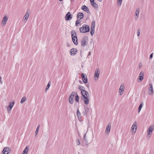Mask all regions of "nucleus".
I'll return each instance as SVG.
<instances>
[{"label": "nucleus", "instance_id": "1", "mask_svg": "<svg viewBox=\"0 0 154 154\" xmlns=\"http://www.w3.org/2000/svg\"><path fill=\"white\" fill-rule=\"evenodd\" d=\"M89 31V26L86 24H84L82 27L80 28V31L82 33H86L88 32Z\"/></svg>", "mask_w": 154, "mask_h": 154}, {"label": "nucleus", "instance_id": "2", "mask_svg": "<svg viewBox=\"0 0 154 154\" xmlns=\"http://www.w3.org/2000/svg\"><path fill=\"white\" fill-rule=\"evenodd\" d=\"M71 34L72 40L74 43L75 45H77V38L75 32L74 30L72 31L71 32Z\"/></svg>", "mask_w": 154, "mask_h": 154}, {"label": "nucleus", "instance_id": "3", "mask_svg": "<svg viewBox=\"0 0 154 154\" xmlns=\"http://www.w3.org/2000/svg\"><path fill=\"white\" fill-rule=\"evenodd\" d=\"M154 130V126L151 125L147 131V136L149 138H150L152 134V132Z\"/></svg>", "mask_w": 154, "mask_h": 154}, {"label": "nucleus", "instance_id": "4", "mask_svg": "<svg viewBox=\"0 0 154 154\" xmlns=\"http://www.w3.org/2000/svg\"><path fill=\"white\" fill-rule=\"evenodd\" d=\"M137 128V124L136 122H134L131 128V132L132 135L136 133Z\"/></svg>", "mask_w": 154, "mask_h": 154}, {"label": "nucleus", "instance_id": "5", "mask_svg": "<svg viewBox=\"0 0 154 154\" xmlns=\"http://www.w3.org/2000/svg\"><path fill=\"white\" fill-rule=\"evenodd\" d=\"M149 87L148 88V93L149 95L152 96L153 94L154 90L152 84V83L149 84Z\"/></svg>", "mask_w": 154, "mask_h": 154}, {"label": "nucleus", "instance_id": "6", "mask_svg": "<svg viewBox=\"0 0 154 154\" xmlns=\"http://www.w3.org/2000/svg\"><path fill=\"white\" fill-rule=\"evenodd\" d=\"M76 94V93L73 92L71 94L69 99V103L71 104H72L74 103L73 98L75 95Z\"/></svg>", "mask_w": 154, "mask_h": 154}, {"label": "nucleus", "instance_id": "7", "mask_svg": "<svg viewBox=\"0 0 154 154\" xmlns=\"http://www.w3.org/2000/svg\"><path fill=\"white\" fill-rule=\"evenodd\" d=\"M100 74V70L99 69H97L95 71V74L94 76V79L95 81L98 80Z\"/></svg>", "mask_w": 154, "mask_h": 154}, {"label": "nucleus", "instance_id": "8", "mask_svg": "<svg viewBox=\"0 0 154 154\" xmlns=\"http://www.w3.org/2000/svg\"><path fill=\"white\" fill-rule=\"evenodd\" d=\"M15 102L14 101L13 102H10L9 103V105L7 108V110L8 112H11L12 108L13 107L15 104Z\"/></svg>", "mask_w": 154, "mask_h": 154}, {"label": "nucleus", "instance_id": "9", "mask_svg": "<svg viewBox=\"0 0 154 154\" xmlns=\"http://www.w3.org/2000/svg\"><path fill=\"white\" fill-rule=\"evenodd\" d=\"M125 89V86L124 84H122L119 90L118 93L119 95H122L123 94Z\"/></svg>", "mask_w": 154, "mask_h": 154}, {"label": "nucleus", "instance_id": "10", "mask_svg": "<svg viewBox=\"0 0 154 154\" xmlns=\"http://www.w3.org/2000/svg\"><path fill=\"white\" fill-rule=\"evenodd\" d=\"M140 13V9L139 8H137L135 12V14L134 15V18L135 20H137L139 17Z\"/></svg>", "mask_w": 154, "mask_h": 154}, {"label": "nucleus", "instance_id": "11", "mask_svg": "<svg viewBox=\"0 0 154 154\" xmlns=\"http://www.w3.org/2000/svg\"><path fill=\"white\" fill-rule=\"evenodd\" d=\"M11 150L9 148L6 147L3 149L2 153H3V154H8L11 153Z\"/></svg>", "mask_w": 154, "mask_h": 154}, {"label": "nucleus", "instance_id": "12", "mask_svg": "<svg viewBox=\"0 0 154 154\" xmlns=\"http://www.w3.org/2000/svg\"><path fill=\"white\" fill-rule=\"evenodd\" d=\"M88 40V39L87 37H83L81 40V43L82 45L84 46L86 45Z\"/></svg>", "mask_w": 154, "mask_h": 154}, {"label": "nucleus", "instance_id": "13", "mask_svg": "<svg viewBox=\"0 0 154 154\" xmlns=\"http://www.w3.org/2000/svg\"><path fill=\"white\" fill-rule=\"evenodd\" d=\"M111 128V124L110 123L108 124L106 127L105 130V132L106 135H108L109 133Z\"/></svg>", "mask_w": 154, "mask_h": 154}, {"label": "nucleus", "instance_id": "14", "mask_svg": "<svg viewBox=\"0 0 154 154\" xmlns=\"http://www.w3.org/2000/svg\"><path fill=\"white\" fill-rule=\"evenodd\" d=\"M81 94L83 97H89V94L87 91H86L85 90H82Z\"/></svg>", "mask_w": 154, "mask_h": 154}, {"label": "nucleus", "instance_id": "15", "mask_svg": "<svg viewBox=\"0 0 154 154\" xmlns=\"http://www.w3.org/2000/svg\"><path fill=\"white\" fill-rule=\"evenodd\" d=\"M8 20V17L6 16H5L3 18L2 21V26H4L7 23Z\"/></svg>", "mask_w": 154, "mask_h": 154}, {"label": "nucleus", "instance_id": "16", "mask_svg": "<svg viewBox=\"0 0 154 154\" xmlns=\"http://www.w3.org/2000/svg\"><path fill=\"white\" fill-rule=\"evenodd\" d=\"M82 81L84 83H86L87 82V75L85 74L82 73L81 75Z\"/></svg>", "mask_w": 154, "mask_h": 154}, {"label": "nucleus", "instance_id": "17", "mask_svg": "<svg viewBox=\"0 0 154 154\" xmlns=\"http://www.w3.org/2000/svg\"><path fill=\"white\" fill-rule=\"evenodd\" d=\"M29 15V14L28 11H27L26 12L25 15L23 17V20L24 21L26 22L28 19Z\"/></svg>", "mask_w": 154, "mask_h": 154}, {"label": "nucleus", "instance_id": "18", "mask_svg": "<svg viewBox=\"0 0 154 154\" xmlns=\"http://www.w3.org/2000/svg\"><path fill=\"white\" fill-rule=\"evenodd\" d=\"M144 77V72H140L138 79L140 81V82H141L143 79Z\"/></svg>", "mask_w": 154, "mask_h": 154}, {"label": "nucleus", "instance_id": "19", "mask_svg": "<svg viewBox=\"0 0 154 154\" xmlns=\"http://www.w3.org/2000/svg\"><path fill=\"white\" fill-rule=\"evenodd\" d=\"M89 97H83L82 99L83 100L85 104L86 105H88L89 103Z\"/></svg>", "mask_w": 154, "mask_h": 154}, {"label": "nucleus", "instance_id": "20", "mask_svg": "<svg viewBox=\"0 0 154 154\" xmlns=\"http://www.w3.org/2000/svg\"><path fill=\"white\" fill-rule=\"evenodd\" d=\"M77 51V50L76 48H73L71 49L69 52L71 55H75Z\"/></svg>", "mask_w": 154, "mask_h": 154}, {"label": "nucleus", "instance_id": "21", "mask_svg": "<svg viewBox=\"0 0 154 154\" xmlns=\"http://www.w3.org/2000/svg\"><path fill=\"white\" fill-rule=\"evenodd\" d=\"M84 17V15L81 12H79L77 15V18L80 20L83 18Z\"/></svg>", "mask_w": 154, "mask_h": 154}, {"label": "nucleus", "instance_id": "22", "mask_svg": "<svg viewBox=\"0 0 154 154\" xmlns=\"http://www.w3.org/2000/svg\"><path fill=\"white\" fill-rule=\"evenodd\" d=\"M65 18L66 20H70L72 19V17L70 12H68L67 13L65 16Z\"/></svg>", "mask_w": 154, "mask_h": 154}, {"label": "nucleus", "instance_id": "23", "mask_svg": "<svg viewBox=\"0 0 154 154\" xmlns=\"http://www.w3.org/2000/svg\"><path fill=\"white\" fill-rule=\"evenodd\" d=\"M81 9L83 11L88 13L89 12V10L88 8L85 5H83L81 8Z\"/></svg>", "mask_w": 154, "mask_h": 154}, {"label": "nucleus", "instance_id": "24", "mask_svg": "<svg viewBox=\"0 0 154 154\" xmlns=\"http://www.w3.org/2000/svg\"><path fill=\"white\" fill-rule=\"evenodd\" d=\"M76 115L77 117L79 120H81L82 119L81 116V114L78 109L76 112Z\"/></svg>", "mask_w": 154, "mask_h": 154}, {"label": "nucleus", "instance_id": "25", "mask_svg": "<svg viewBox=\"0 0 154 154\" xmlns=\"http://www.w3.org/2000/svg\"><path fill=\"white\" fill-rule=\"evenodd\" d=\"M92 6L96 9H98V4L94 2L91 4Z\"/></svg>", "mask_w": 154, "mask_h": 154}, {"label": "nucleus", "instance_id": "26", "mask_svg": "<svg viewBox=\"0 0 154 154\" xmlns=\"http://www.w3.org/2000/svg\"><path fill=\"white\" fill-rule=\"evenodd\" d=\"M29 147L28 146H26L24 149V150L23 152V154H25V153L26 154H27L28 152L29 149Z\"/></svg>", "mask_w": 154, "mask_h": 154}, {"label": "nucleus", "instance_id": "27", "mask_svg": "<svg viewBox=\"0 0 154 154\" xmlns=\"http://www.w3.org/2000/svg\"><path fill=\"white\" fill-rule=\"evenodd\" d=\"M26 100V98L25 97H23L20 100V103H23L25 102Z\"/></svg>", "mask_w": 154, "mask_h": 154}, {"label": "nucleus", "instance_id": "28", "mask_svg": "<svg viewBox=\"0 0 154 154\" xmlns=\"http://www.w3.org/2000/svg\"><path fill=\"white\" fill-rule=\"evenodd\" d=\"M94 30L95 28H91L90 30H91V35L92 36L93 35L94 32Z\"/></svg>", "mask_w": 154, "mask_h": 154}, {"label": "nucleus", "instance_id": "29", "mask_svg": "<svg viewBox=\"0 0 154 154\" xmlns=\"http://www.w3.org/2000/svg\"><path fill=\"white\" fill-rule=\"evenodd\" d=\"M95 21H93L91 23V28H95Z\"/></svg>", "mask_w": 154, "mask_h": 154}, {"label": "nucleus", "instance_id": "30", "mask_svg": "<svg viewBox=\"0 0 154 154\" xmlns=\"http://www.w3.org/2000/svg\"><path fill=\"white\" fill-rule=\"evenodd\" d=\"M143 106V103H141L140 106H139L138 109V113H139L142 108V106Z\"/></svg>", "mask_w": 154, "mask_h": 154}, {"label": "nucleus", "instance_id": "31", "mask_svg": "<svg viewBox=\"0 0 154 154\" xmlns=\"http://www.w3.org/2000/svg\"><path fill=\"white\" fill-rule=\"evenodd\" d=\"M76 94L77 95H76L75 96V100L76 102H79V97L76 93Z\"/></svg>", "mask_w": 154, "mask_h": 154}, {"label": "nucleus", "instance_id": "32", "mask_svg": "<svg viewBox=\"0 0 154 154\" xmlns=\"http://www.w3.org/2000/svg\"><path fill=\"white\" fill-rule=\"evenodd\" d=\"M122 1V0H118V5H119V6H120L121 5Z\"/></svg>", "mask_w": 154, "mask_h": 154}, {"label": "nucleus", "instance_id": "33", "mask_svg": "<svg viewBox=\"0 0 154 154\" xmlns=\"http://www.w3.org/2000/svg\"><path fill=\"white\" fill-rule=\"evenodd\" d=\"M80 144V141L79 139H77L76 140V144L77 145H79Z\"/></svg>", "mask_w": 154, "mask_h": 154}, {"label": "nucleus", "instance_id": "34", "mask_svg": "<svg viewBox=\"0 0 154 154\" xmlns=\"http://www.w3.org/2000/svg\"><path fill=\"white\" fill-rule=\"evenodd\" d=\"M140 30L139 29H138L137 32V35L138 36H139L140 35Z\"/></svg>", "mask_w": 154, "mask_h": 154}, {"label": "nucleus", "instance_id": "35", "mask_svg": "<svg viewBox=\"0 0 154 154\" xmlns=\"http://www.w3.org/2000/svg\"><path fill=\"white\" fill-rule=\"evenodd\" d=\"M79 89L81 90V91H82V90H84V89H83V88H84L81 85H80L79 86Z\"/></svg>", "mask_w": 154, "mask_h": 154}, {"label": "nucleus", "instance_id": "36", "mask_svg": "<svg viewBox=\"0 0 154 154\" xmlns=\"http://www.w3.org/2000/svg\"><path fill=\"white\" fill-rule=\"evenodd\" d=\"M38 131H39V129H38V128L36 129V130L35 131V137H37V136L38 132Z\"/></svg>", "mask_w": 154, "mask_h": 154}, {"label": "nucleus", "instance_id": "37", "mask_svg": "<svg viewBox=\"0 0 154 154\" xmlns=\"http://www.w3.org/2000/svg\"><path fill=\"white\" fill-rule=\"evenodd\" d=\"M80 23V21L79 20H77L76 22L75 25L77 26H78V24Z\"/></svg>", "mask_w": 154, "mask_h": 154}, {"label": "nucleus", "instance_id": "38", "mask_svg": "<svg viewBox=\"0 0 154 154\" xmlns=\"http://www.w3.org/2000/svg\"><path fill=\"white\" fill-rule=\"evenodd\" d=\"M50 82H49L48 83V84L46 86V88H49L50 87Z\"/></svg>", "mask_w": 154, "mask_h": 154}, {"label": "nucleus", "instance_id": "39", "mask_svg": "<svg viewBox=\"0 0 154 154\" xmlns=\"http://www.w3.org/2000/svg\"><path fill=\"white\" fill-rule=\"evenodd\" d=\"M0 83L1 85L3 83V82L2 80V77L1 76H0Z\"/></svg>", "mask_w": 154, "mask_h": 154}, {"label": "nucleus", "instance_id": "40", "mask_svg": "<svg viewBox=\"0 0 154 154\" xmlns=\"http://www.w3.org/2000/svg\"><path fill=\"white\" fill-rule=\"evenodd\" d=\"M153 53H152V54H151L150 55V57H149V59H151L152 58V56H153Z\"/></svg>", "mask_w": 154, "mask_h": 154}, {"label": "nucleus", "instance_id": "41", "mask_svg": "<svg viewBox=\"0 0 154 154\" xmlns=\"http://www.w3.org/2000/svg\"><path fill=\"white\" fill-rule=\"evenodd\" d=\"M88 108L85 109V112H86V113L87 114L88 113Z\"/></svg>", "mask_w": 154, "mask_h": 154}, {"label": "nucleus", "instance_id": "42", "mask_svg": "<svg viewBox=\"0 0 154 154\" xmlns=\"http://www.w3.org/2000/svg\"><path fill=\"white\" fill-rule=\"evenodd\" d=\"M82 114H83V115L84 116H85L87 114L86 113V112H85V111L83 112Z\"/></svg>", "mask_w": 154, "mask_h": 154}, {"label": "nucleus", "instance_id": "43", "mask_svg": "<svg viewBox=\"0 0 154 154\" xmlns=\"http://www.w3.org/2000/svg\"><path fill=\"white\" fill-rule=\"evenodd\" d=\"M94 0H90V2L91 3V4L92 3H94Z\"/></svg>", "mask_w": 154, "mask_h": 154}, {"label": "nucleus", "instance_id": "44", "mask_svg": "<svg viewBox=\"0 0 154 154\" xmlns=\"http://www.w3.org/2000/svg\"><path fill=\"white\" fill-rule=\"evenodd\" d=\"M66 45H67V46L68 47H69L70 46V45L69 44V43H67Z\"/></svg>", "mask_w": 154, "mask_h": 154}, {"label": "nucleus", "instance_id": "45", "mask_svg": "<svg viewBox=\"0 0 154 154\" xmlns=\"http://www.w3.org/2000/svg\"><path fill=\"white\" fill-rule=\"evenodd\" d=\"M39 127H40V125H38V126L37 127L36 129H38H38H39Z\"/></svg>", "mask_w": 154, "mask_h": 154}, {"label": "nucleus", "instance_id": "46", "mask_svg": "<svg viewBox=\"0 0 154 154\" xmlns=\"http://www.w3.org/2000/svg\"><path fill=\"white\" fill-rule=\"evenodd\" d=\"M97 0L100 2H101L102 1V0Z\"/></svg>", "mask_w": 154, "mask_h": 154}, {"label": "nucleus", "instance_id": "47", "mask_svg": "<svg viewBox=\"0 0 154 154\" xmlns=\"http://www.w3.org/2000/svg\"><path fill=\"white\" fill-rule=\"evenodd\" d=\"M48 88H46V89H45V91H46H46H47V90H48Z\"/></svg>", "mask_w": 154, "mask_h": 154}, {"label": "nucleus", "instance_id": "48", "mask_svg": "<svg viewBox=\"0 0 154 154\" xmlns=\"http://www.w3.org/2000/svg\"><path fill=\"white\" fill-rule=\"evenodd\" d=\"M141 66H142L141 65H139V68H140Z\"/></svg>", "mask_w": 154, "mask_h": 154}, {"label": "nucleus", "instance_id": "49", "mask_svg": "<svg viewBox=\"0 0 154 154\" xmlns=\"http://www.w3.org/2000/svg\"><path fill=\"white\" fill-rule=\"evenodd\" d=\"M61 2L63 0H59Z\"/></svg>", "mask_w": 154, "mask_h": 154}]
</instances>
